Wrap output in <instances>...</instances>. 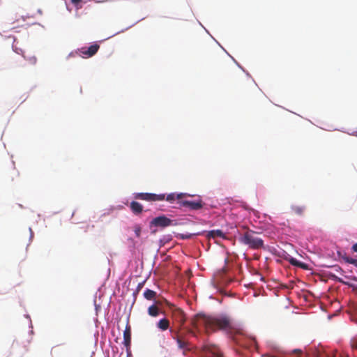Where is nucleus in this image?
I'll return each mask as SVG.
<instances>
[{
    "mask_svg": "<svg viewBox=\"0 0 357 357\" xmlns=\"http://www.w3.org/2000/svg\"><path fill=\"white\" fill-rule=\"evenodd\" d=\"M192 325L197 329L199 327H204L206 333H213L217 330L231 331L234 329L232 319L223 314L213 317L198 314L192 319Z\"/></svg>",
    "mask_w": 357,
    "mask_h": 357,
    "instance_id": "1",
    "label": "nucleus"
},
{
    "mask_svg": "<svg viewBox=\"0 0 357 357\" xmlns=\"http://www.w3.org/2000/svg\"><path fill=\"white\" fill-rule=\"evenodd\" d=\"M238 241L253 250L264 248V241L259 237V234L250 229L241 234Z\"/></svg>",
    "mask_w": 357,
    "mask_h": 357,
    "instance_id": "2",
    "label": "nucleus"
},
{
    "mask_svg": "<svg viewBox=\"0 0 357 357\" xmlns=\"http://www.w3.org/2000/svg\"><path fill=\"white\" fill-rule=\"evenodd\" d=\"M202 357H224L220 348L213 344H206L201 351Z\"/></svg>",
    "mask_w": 357,
    "mask_h": 357,
    "instance_id": "3",
    "label": "nucleus"
},
{
    "mask_svg": "<svg viewBox=\"0 0 357 357\" xmlns=\"http://www.w3.org/2000/svg\"><path fill=\"white\" fill-rule=\"evenodd\" d=\"M100 45L97 43H95L89 47H84L79 48L75 53L83 58H89L95 55L98 51Z\"/></svg>",
    "mask_w": 357,
    "mask_h": 357,
    "instance_id": "4",
    "label": "nucleus"
},
{
    "mask_svg": "<svg viewBox=\"0 0 357 357\" xmlns=\"http://www.w3.org/2000/svg\"><path fill=\"white\" fill-rule=\"evenodd\" d=\"M135 198L137 199L144 200L147 202L162 201L165 199V194H153L148 192L137 193Z\"/></svg>",
    "mask_w": 357,
    "mask_h": 357,
    "instance_id": "5",
    "label": "nucleus"
},
{
    "mask_svg": "<svg viewBox=\"0 0 357 357\" xmlns=\"http://www.w3.org/2000/svg\"><path fill=\"white\" fill-rule=\"evenodd\" d=\"M178 204L181 206L188 207L190 210H199L204 206V203L200 199L196 201L180 200Z\"/></svg>",
    "mask_w": 357,
    "mask_h": 357,
    "instance_id": "6",
    "label": "nucleus"
},
{
    "mask_svg": "<svg viewBox=\"0 0 357 357\" xmlns=\"http://www.w3.org/2000/svg\"><path fill=\"white\" fill-rule=\"evenodd\" d=\"M172 220L165 215L153 218L151 222V226L166 227L171 225Z\"/></svg>",
    "mask_w": 357,
    "mask_h": 357,
    "instance_id": "7",
    "label": "nucleus"
},
{
    "mask_svg": "<svg viewBox=\"0 0 357 357\" xmlns=\"http://www.w3.org/2000/svg\"><path fill=\"white\" fill-rule=\"evenodd\" d=\"M172 316L175 321L179 324V327L183 326L185 321V314L180 308H175L172 311Z\"/></svg>",
    "mask_w": 357,
    "mask_h": 357,
    "instance_id": "8",
    "label": "nucleus"
},
{
    "mask_svg": "<svg viewBox=\"0 0 357 357\" xmlns=\"http://www.w3.org/2000/svg\"><path fill=\"white\" fill-rule=\"evenodd\" d=\"M176 342L178 348L183 349L184 352L185 351H190L192 347L189 342L184 340L182 335H180L178 332H176Z\"/></svg>",
    "mask_w": 357,
    "mask_h": 357,
    "instance_id": "9",
    "label": "nucleus"
},
{
    "mask_svg": "<svg viewBox=\"0 0 357 357\" xmlns=\"http://www.w3.org/2000/svg\"><path fill=\"white\" fill-rule=\"evenodd\" d=\"M123 344L126 348L130 347L131 344V327L128 323L123 331Z\"/></svg>",
    "mask_w": 357,
    "mask_h": 357,
    "instance_id": "10",
    "label": "nucleus"
},
{
    "mask_svg": "<svg viewBox=\"0 0 357 357\" xmlns=\"http://www.w3.org/2000/svg\"><path fill=\"white\" fill-rule=\"evenodd\" d=\"M130 208L132 212L135 215H139L143 211V206L140 203L135 201L130 202Z\"/></svg>",
    "mask_w": 357,
    "mask_h": 357,
    "instance_id": "11",
    "label": "nucleus"
},
{
    "mask_svg": "<svg viewBox=\"0 0 357 357\" xmlns=\"http://www.w3.org/2000/svg\"><path fill=\"white\" fill-rule=\"evenodd\" d=\"M288 261L292 265V266H297V267H299V268H303V270H309L310 268H309V265L305 264V263H303V262H301V261H298L296 259L294 258V257H290L289 259H288Z\"/></svg>",
    "mask_w": 357,
    "mask_h": 357,
    "instance_id": "12",
    "label": "nucleus"
},
{
    "mask_svg": "<svg viewBox=\"0 0 357 357\" xmlns=\"http://www.w3.org/2000/svg\"><path fill=\"white\" fill-rule=\"evenodd\" d=\"M206 237L208 238H215L217 237L225 238V235L222 230L216 229L208 231Z\"/></svg>",
    "mask_w": 357,
    "mask_h": 357,
    "instance_id": "13",
    "label": "nucleus"
},
{
    "mask_svg": "<svg viewBox=\"0 0 357 357\" xmlns=\"http://www.w3.org/2000/svg\"><path fill=\"white\" fill-rule=\"evenodd\" d=\"M184 196H185V194L183 193H179V194H175V193H171L169 194L166 197H165V199H166L167 202L172 203L176 199L180 200Z\"/></svg>",
    "mask_w": 357,
    "mask_h": 357,
    "instance_id": "14",
    "label": "nucleus"
},
{
    "mask_svg": "<svg viewBox=\"0 0 357 357\" xmlns=\"http://www.w3.org/2000/svg\"><path fill=\"white\" fill-rule=\"evenodd\" d=\"M157 326L161 331H166L169 327V321L167 319L163 318L161 319L157 324Z\"/></svg>",
    "mask_w": 357,
    "mask_h": 357,
    "instance_id": "15",
    "label": "nucleus"
},
{
    "mask_svg": "<svg viewBox=\"0 0 357 357\" xmlns=\"http://www.w3.org/2000/svg\"><path fill=\"white\" fill-rule=\"evenodd\" d=\"M157 293L149 289H146L144 292V297L149 301L154 300Z\"/></svg>",
    "mask_w": 357,
    "mask_h": 357,
    "instance_id": "16",
    "label": "nucleus"
},
{
    "mask_svg": "<svg viewBox=\"0 0 357 357\" xmlns=\"http://www.w3.org/2000/svg\"><path fill=\"white\" fill-rule=\"evenodd\" d=\"M160 310L156 305H152L148 308V314L151 317H157L159 315Z\"/></svg>",
    "mask_w": 357,
    "mask_h": 357,
    "instance_id": "17",
    "label": "nucleus"
},
{
    "mask_svg": "<svg viewBox=\"0 0 357 357\" xmlns=\"http://www.w3.org/2000/svg\"><path fill=\"white\" fill-rule=\"evenodd\" d=\"M291 210L295 214L303 215L305 210V207L304 206L294 205L291 206Z\"/></svg>",
    "mask_w": 357,
    "mask_h": 357,
    "instance_id": "18",
    "label": "nucleus"
},
{
    "mask_svg": "<svg viewBox=\"0 0 357 357\" xmlns=\"http://www.w3.org/2000/svg\"><path fill=\"white\" fill-rule=\"evenodd\" d=\"M133 231L136 237L139 238L142 233V227L139 224H136L133 226Z\"/></svg>",
    "mask_w": 357,
    "mask_h": 357,
    "instance_id": "19",
    "label": "nucleus"
},
{
    "mask_svg": "<svg viewBox=\"0 0 357 357\" xmlns=\"http://www.w3.org/2000/svg\"><path fill=\"white\" fill-rule=\"evenodd\" d=\"M342 259L348 264H351L357 267V259L349 257L347 256L342 257Z\"/></svg>",
    "mask_w": 357,
    "mask_h": 357,
    "instance_id": "20",
    "label": "nucleus"
},
{
    "mask_svg": "<svg viewBox=\"0 0 357 357\" xmlns=\"http://www.w3.org/2000/svg\"><path fill=\"white\" fill-rule=\"evenodd\" d=\"M201 232L194 233V234H181V238L183 239H189L193 236H198L201 235Z\"/></svg>",
    "mask_w": 357,
    "mask_h": 357,
    "instance_id": "21",
    "label": "nucleus"
},
{
    "mask_svg": "<svg viewBox=\"0 0 357 357\" xmlns=\"http://www.w3.org/2000/svg\"><path fill=\"white\" fill-rule=\"evenodd\" d=\"M351 346L352 349H357V337H354L351 340Z\"/></svg>",
    "mask_w": 357,
    "mask_h": 357,
    "instance_id": "22",
    "label": "nucleus"
},
{
    "mask_svg": "<svg viewBox=\"0 0 357 357\" xmlns=\"http://www.w3.org/2000/svg\"><path fill=\"white\" fill-rule=\"evenodd\" d=\"M144 282H140V283L138 284V285L137 287V289H136V291H135V293H139V291L141 290V289L144 286Z\"/></svg>",
    "mask_w": 357,
    "mask_h": 357,
    "instance_id": "23",
    "label": "nucleus"
},
{
    "mask_svg": "<svg viewBox=\"0 0 357 357\" xmlns=\"http://www.w3.org/2000/svg\"><path fill=\"white\" fill-rule=\"evenodd\" d=\"M292 353L293 354H298V355H301L302 354V351L299 349H294L292 351Z\"/></svg>",
    "mask_w": 357,
    "mask_h": 357,
    "instance_id": "24",
    "label": "nucleus"
},
{
    "mask_svg": "<svg viewBox=\"0 0 357 357\" xmlns=\"http://www.w3.org/2000/svg\"><path fill=\"white\" fill-rule=\"evenodd\" d=\"M170 332L172 333V338L176 340V332H178V331H172L170 330Z\"/></svg>",
    "mask_w": 357,
    "mask_h": 357,
    "instance_id": "25",
    "label": "nucleus"
},
{
    "mask_svg": "<svg viewBox=\"0 0 357 357\" xmlns=\"http://www.w3.org/2000/svg\"><path fill=\"white\" fill-rule=\"evenodd\" d=\"M333 268L337 272H342V269L339 266H334Z\"/></svg>",
    "mask_w": 357,
    "mask_h": 357,
    "instance_id": "26",
    "label": "nucleus"
},
{
    "mask_svg": "<svg viewBox=\"0 0 357 357\" xmlns=\"http://www.w3.org/2000/svg\"><path fill=\"white\" fill-rule=\"evenodd\" d=\"M352 250L355 252H357V243H354L352 246Z\"/></svg>",
    "mask_w": 357,
    "mask_h": 357,
    "instance_id": "27",
    "label": "nucleus"
},
{
    "mask_svg": "<svg viewBox=\"0 0 357 357\" xmlns=\"http://www.w3.org/2000/svg\"><path fill=\"white\" fill-rule=\"evenodd\" d=\"M82 0H71V2L73 3V4H77L78 3H79Z\"/></svg>",
    "mask_w": 357,
    "mask_h": 357,
    "instance_id": "28",
    "label": "nucleus"
},
{
    "mask_svg": "<svg viewBox=\"0 0 357 357\" xmlns=\"http://www.w3.org/2000/svg\"><path fill=\"white\" fill-rule=\"evenodd\" d=\"M188 333H190V334H192L193 336L196 337V333H195L193 331H192V330H190H190L188 331Z\"/></svg>",
    "mask_w": 357,
    "mask_h": 357,
    "instance_id": "29",
    "label": "nucleus"
},
{
    "mask_svg": "<svg viewBox=\"0 0 357 357\" xmlns=\"http://www.w3.org/2000/svg\"><path fill=\"white\" fill-rule=\"evenodd\" d=\"M31 62L33 63V64H35L36 63V59L35 57L31 59Z\"/></svg>",
    "mask_w": 357,
    "mask_h": 357,
    "instance_id": "30",
    "label": "nucleus"
},
{
    "mask_svg": "<svg viewBox=\"0 0 357 357\" xmlns=\"http://www.w3.org/2000/svg\"><path fill=\"white\" fill-rule=\"evenodd\" d=\"M128 241H130L132 243L135 244V241L132 238H128Z\"/></svg>",
    "mask_w": 357,
    "mask_h": 357,
    "instance_id": "31",
    "label": "nucleus"
},
{
    "mask_svg": "<svg viewBox=\"0 0 357 357\" xmlns=\"http://www.w3.org/2000/svg\"><path fill=\"white\" fill-rule=\"evenodd\" d=\"M29 231L31 232V238H32L33 237V232H32V230H31V228L29 229Z\"/></svg>",
    "mask_w": 357,
    "mask_h": 357,
    "instance_id": "32",
    "label": "nucleus"
},
{
    "mask_svg": "<svg viewBox=\"0 0 357 357\" xmlns=\"http://www.w3.org/2000/svg\"><path fill=\"white\" fill-rule=\"evenodd\" d=\"M337 280L340 282H343V281L340 278H337Z\"/></svg>",
    "mask_w": 357,
    "mask_h": 357,
    "instance_id": "33",
    "label": "nucleus"
}]
</instances>
